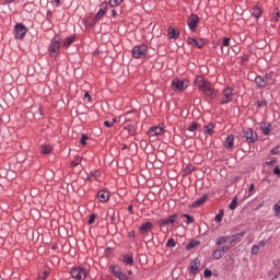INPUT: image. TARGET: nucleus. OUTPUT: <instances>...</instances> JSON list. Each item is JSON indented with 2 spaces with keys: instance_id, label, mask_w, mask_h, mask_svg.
<instances>
[{
  "instance_id": "f257e3e1",
  "label": "nucleus",
  "mask_w": 280,
  "mask_h": 280,
  "mask_svg": "<svg viewBox=\"0 0 280 280\" xmlns=\"http://www.w3.org/2000/svg\"><path fill=\"white\" fill-rule=\"evenodd\" d=\"M178 214H172L170 215L168 218L166 219H160L158 220V225L163 228V226H172V228H175L176 224H179V221H178Z\"/></svg>"
},
{
  "instance_id": "f03ea898",
  "label": "nucleus",
  "mask_w": 280,
  "mask_h": 280,
  "mask_svg": "<svg viewBox=\"0 0 280 280\" xmlns=\"http://www.w3.org/2000/svg\"><path fill=\"white\" fill-rule=\"evenodd\" d=\"M48 51L51 58H57L60 54V39L54 37L49 44Z\"/></svg>"
},
{
  "instance_id": "7ed1b4c3",
  "label": "nucleus",
  "mask_w": 280,
  "mask_h": 280,
  "mask_svg": "<svg viewBox=\"0 0 280 280\" xmlns=\"http://www.w3.org/2000/svg\"><path fill=\"white\" fill-rule=\"evenodd\" d=\"M131 54L137 59L145 58V56H148V45L142 44V45L135 46L131 50Z\"/></svg>"
},
{
  "instance_id": "20e7f679",
  "label": "nucleus",
  "mask_w": 280,
  "mask_h": 280,
  "mask_svg": "<svg viewBox=\"0 0 280 280\" xmlns=\"http://www.w3.org/2000/svg\"><path fill=\"white\" fill-rule=\"evenodd\" d=\"M72 279L84 280L86 279V269L82 267H73L70 271Z\"/></svg>"
},
{
  "instance_id": "39448f33",
  "label": "nucleus",
  "mask_w": 280,
  "mask_h": 280,
  "mask_svg": "<svg viewBox=\"0 0 280 280\" xmlns=\"http://www.w3.org/2000/svg\"><path fill=\"white\" fill-rule=\"evenodd\" d=\"M243 137H245L247 143H256L259 139V136H257V132L253 131V129L243 130Z\"/></svg>"
},
{
  "instance_id": "423d86ee",
  "label": "nucleus",
  "mask_w": 280,
  "mask_h": 280,
  "mask_svg": "<svg viewBox=\"0 0 280 280\" xmlns=\"http://www.w3.org/2000/svg\"><path fill=\"white\" fill-rule=\"evenodd\" d=\"M198 23H200V18L194 13L190 14L187 21L190 32H196V30H198Z\"/></svg>"
},
{
  "instance_id": "0eeeda50",
  "label": "nucleus",
  "mask_w": 280,
  "mask_h": 280,
  "mask_svg": "<svg viewBox=\"0 0 280 280\" xmlns=\"http://www.w3.org/2000/svg\"><path fill=\"white\" fill-rule=\"evenodd\" d=\"M201 93L206 94L210 100L218 97V90L213 89L210 82L201 90Z\"/></svg>"
},
{
  "instance_id": "6e6552de",
  "label": "nucleus",
  "mask_w": 280,
  "mask_h": 280,
  "mask_svg": "<svg viewBox=\"0 0 280 280\" xmlns=\"http://www.w3.org/2000/svg\"><path fill=\"white\" fill-rule=\"evenodd\" d=\"M233 102V88H225L223 90V98L221 100L220 104H231Z\"/></svg>"
},
{
  "instance_id": "1a4fd4ad",
  "label": "nucleus",
  "mask_w": 280,
  "mask_h": 280,
  "mask_svg": "<svg viewBox=\"0 0 280 280\" xmlns=\"http://www.w3.org/2000/svg\"><path fill=\"white\" fill-rule=\"evenodd\" d=\"M110 272H113L114 277L119 280H128V276L121 271V268L119 266H110L109 267Z\"/></svg>"
},
{
  "instance_id": "9d476101",
  "label": "nucleus",
  "mask_w": 280,
  "mask_h": 280,
  "mask_svg": "<svg viewBox=\"0 0 280 280\" xmlns=\"http://www.w3.org/2000/svg\"><path fill=\"white\" fill-rule=\"evenodd\" d=\"M14 33H15V38H25V34H27V27L24 26L23 23H18L14 26Z\"/></svg>"
},
{
  "instance_id": "9b49d317",
  "label": "nucleus",
  "mask_w": 280,
  "mask_h": 280,
  "mask_svg": "<svg viewBox=\"0 0 280 280\" xmlns=\"http://www.w3.org/2000/svg\"><path fill=\"white\" fill-rule=\"evenodd\" d=\"M188 45H191L192 47H197V49H202L207 45V39L205 38H199L196 39L194 37H188L187 38Z\"/></svg>"
},
{
  "instance_id": "f8f14e48",
  "label": "nucleus",
  "mask_w": 280,
  "mask_h": 280,
  "mask_svg": "<svg viewBox=\"0 0 280 280\" xmlns=\"http://www.w3.org/2000/svg\"><path fill=\"white\" fill-rule=\"evenodd\" d=\"M106 8H107V3L101 4L100 10L97 11V13L95 14V18L92 21L93 25H95L97 21H100V19L104 16V14H106Z\"/></svg>"
},
{
  "instance_id": "ddd939ff",
  "label": "nucleus",
  "mask_w": 280,
  "mask_h": 280,
  "mask_svg": "<svg viewBox=\"0 0 280 280\" xmlns=\"http://www.w3.org/2000/svg\"><path fill=\"white\" fill-rule=\"evenodd\" d=\"M172 89L173 91H185V82L175 78L172 81Z\"/></svg>"
},
{
  "instance_id": "4468645a",
  "label": "nucleus",
  "mask_w": 280,
  "mask_h": 280,
  "mask_svg": "<svg viewBox=\"0 0 280 280\" xmlns=\"http://www.w3.org/2000/svg\"><path fill=\"white\" fill-rule=\"evenodd\" d=\"M195 84L199 89V91H202L209 84V81H205V78H202V75H199L196 78Z\"/></svg>"
},
{
  "instance_id": "2eb2a0df",
  "label": "nucleus",
  "mask_w": 280,
  "mask_h": 280,
  "mask_svg": "<svg viewBox=\"0 0 280 280\" xmlns=\"http://www.w3.org/2000/svg\"><path fill=\"white\" fill-rule=\"evenodd\" d=\"M163 132V128L160 126H153L148 130L149 137H159Z\"/></svg>"
},
{
  "instance_id": "dca6fc26",
  "label": "nucleus",
  "mask_w": 280,
  "mask_h": 280,
  "mask_svg": "<svg viewBox=\"0 0 280 280\" xmlns=\"http://www.w3.org/2000/svg\"><path fill=\"white\" fill-rule=\"evenodd\" d=\"M152 229H154L152 222L142 223L140 226V233L141 235H145V233H149L150 231H152Z\"/></svg>"
},
{
  "instance_id": "f3484780",
  "label": "nucleus",
  "mask_w": 280,
  "mask_h": 280,
  "mask_svg": "<svg viewBox=\"0 0 280 280\" xmlns=\"http://www.w3.org/2000/svg\"><path fill=\"white\" fill-rule=\"evenodd\" d=\"M96 196L100 202H108V198H110V194L106 190H100Z\"/></svg>"
},
{
  "instance_id": "a211bd4d",
  "label": "nucleus",
  "mask_w": 280,
  "mask_h": 280,
  "mask_svg": "<svg viewBox=\"0 0 280 280\" xmlns=\"http://www.w3.org/2000/svg\"><path fill=\"white\" fill-rule=\"evenodd\" d=\"M255 84L257 86H259L260 89H264L265 86H268V81H267V79H264V77L257 75L255 78Z\"/></svg>"
},
{
  "instance_id": "6ab92c4d",
  "label": "nucleus",
  "mask_w": 280,
  "mask_h": 280,
  "mask_svg": "<svg viewBox=\"0 0 280 280\" xmlns=\"http://www.w3.org/2000/svg\"><path fill=\"white\" fill-rule=\"evenodd\" d=\"M198 266H200V259L195 258L190 262V275H197L198 273Z\"/></svg>"
},
{
  "instance_id": "aec40b11",
  "label": "nucleus",
  "mask_w": 280,
  "mask_h": 280,
  "mask_svg": "<svg viewBox=\"0 0 280 280\" xmlns=\"http://www.w3.org/2000/svg\"><path fill=\"white\" fill-rule=\"evenodd\" d=\"M120 261H122V264H126V266L135 265V258H132V255H128V254L122 255Z\"/></svg>"
},
{
  "instance_id": "412c9836",
  "label": "nucleus",
  "mask_w": 280,
  "mask_h": 280,
  "mask_svg": "<svg viewBox=\"0 0 280 280\" xmlns=\"http://www.w3.org/2000/svg\"><path fill=\"white\" fill-rule=\"evenodd\" d=\"M207 198H209V195L205 194L202 195L201 198L197 199L194 203L192 207L196 209L198 207H201V205H205L207 202Z\"/></svg>"
},
{
  "instance_id": "4be33fe9",
  "label": "nucleus",
  "mask_w": 280,
  "mask_h": 280,
  "mask_svg": "<svg viewBox=\"0 0 280 280\" xmlns=\"http://www.w3.org/2000/svg\"><path fill=\"white\" fill-rule=\"evenodd\" d=\"M234 141H235V137L233 135L228 136V138L225 140V148L228 150H231V148H233V145H234Z\"/></svg>"
},
{
  "instance_id": "5701e85b",
  "label": "nucleus",
  "mask_w": 280,
  "mask_h": 280,
  "mask_svg": "<svg viewBox=\"0 0 280 280\" xmlns=\"http://www.w3.org/2000/svg\"><path fill=\"white\" fill-rule=\"evenodd\" d=\"M243 236H244V233H236V234L232 235L229 244L233 246V244H235V242H240Z\"/></svg>"
},
{
  "instance_id": "b1692460",
  "label": "nucleus",
  "mask_w": 280,
  "mask_h": 280,
  "mask_svg": "<svg viewBox=\"0 0 280 280\" xmlns=\"http://www.w3.org/2000/svg\"><path fill=\"white\" fill-rule=\"evenodd\" d=\"M180 36V33L176 31L174 27H168V37L176 40Z\"/></svg>"
},
{
  "instance_id": "393cba45",
  "label": "nucleus",
  "mask_w": 280,
  "mask_h": 280,
  "mask_svg": "<svg viewBox=\"0 0 280 280\" xmlns=\"http://www.w3.org/2000/svg\"><path fill=\"white\" fill-rule=\"evenodd\" d=\"M196 246H200V241L191 240L187 245H186V250H191L196 248Z\"/></svg>"
},
{
  "instance_id": "a878e982",
  "label": "nucleus",
  "mask_w": 280,
  "mask_h": 280,
  "mask_svg": "<svg viewBox=\"0 0 280 280\" xmlns=\"http://www.w3.org/2000/svg\"><path fill=\"white\" fill-rule=\"evenodd\" d=\"M231 240V236H220L217 238L215 244L217 246H222V244H226Z\"/></svg>"
},
{
  "instance_id": "bb28decb",
  "label": "nucleus",
  "mask_w": 280,
  "mask_h": 280,
  "mask_svg": "<svg viewBox=\"0 0 280 280\" xmlns=\"http://www.w3.org/2000/svg\"><path fill=\"white\" fill-rule=\"evenodd\" d=\"M213 128H215V125L213 124H208L203 127V129L206 130L207 135H209L210 137L213 136L215 133V131L213 130Z\"/></svg>"
},
{
  "instance_id": "cd10ccee",
  "label": "nucleus",
  "mask_w": 280,
  "mask_h": 280,
  "mask_svg": "<svg viewBox=\"0 0 280 280\" xmlns=\"http://www.w3.org/2000/svg\"><path fill=\"white\" fill-rule=\"evenodd\" d=\"M75 42V37L71 36L65 39L63 42V47H71V45H73V43Z\"/></svg>"
},
{
  "instance_id": "c85d7f7f",
  "label": "nucleus",
  "mask_w": 280,
  "mask_h": 280,
  "mask_svg": "<svg viewBox=\"0 0 280 280\" xmlns=\"http://www.w3.org/2000/svg\"><path fill=\"white\" fill-rule=\"evenodd\" d=\"M232 246L233 245L230 243L229 245L218 247L217 249H219L221 254L226 255V253H229V250H231Z\"/></svg>"
},
{
  "instance_id": "c756f323",
  "label": "nucleus",
  "mask_w": 280,
  "mask_h": 280,
  "mask_svg": "<svg viewBox=\"0 0 280 280\" xmlns=\"http://www.w3.org/2000/svg\"><path fill=\"white\" fill-rule=\"evenodd\" d=\"M229 209L231 211H235V209H237V196L233 197L231 203L229 205Z\"/></svg>"
},
{
  "instance_id": "7c9ffc66",
  "label": "nucleus",
  "mask_w": 280,
  "mask_h": 280,
  "mask_svg": "<svg viewBox=\"0 0 280 280\" xmlns=\"http://www.w3.org/2000/svg\"><path fill=\"white\" fill-rule=\"evenodd\" d=\"M125 130L128 131V135H130V137L135 136V132H136L135 125L132 124L127 125V127H125Z\"/></svg>"
},
{
  "instance_id": "2f4dec72",
  "label": "nucleus",
  "mask_w": 280,
  "mask_h": 280,
  "mask_svg": "<svg viewBox=\"0 0 280 280\" xmlns=\"http://www.w3.org/2000/svg\"><path fill=\"white\" fill-rule=\"evenodd\" d=\"M91 178H100V171L97 170L91 171L90 174L88 175V180H91Z\"/></svg>"
},
{
  "instance_id": "473e14b6",
  "label": "nucleus",
  "mask_w": 280,
  "mask_h": 280,
  "mask_svg": "<svg viewBox=\"0 0 280 280\" xmlns=\"http://www.w3.org/2000/svg\"><path fill=\"white\" fill-rule=\"evenodd\" d=\"M253 16H254L255 19H259V16H261V9H260L259 7H255V8L253 9Z\"/></svg>"
},
{
  "instance_id": "72a5a7b5",
  "label": "nucleus",
  "mask_w": 280,
  "mask_h": 280,
  "mask_svg": "<svg viewBox=\"0 0 280 280\" xmlns=\"http://www.w3.org/2000/svg\"><path fill=\"white\" fill-rule=\"evenodd\" d=\"M222 218H224V210L219 211V213L214 218V222H217V223L222 222Z\"/></svg>"
},
{
  "instance_id": "f704fd0d",
  "label": "nucleus",
  "mask_w": 280,
  "mask_h": 280,
  "mask_svg": "<svg viewBox=\"0 0 280 280\" xmlns=\"http://www.w3.org/2000/svg\"><path fill=\"white\" fill-rule=\"evenodd\" d=\"M124 3V0H109L110 8H117V5H121Z\"/></svg>"
},
{
  "instance_id": "c9c22d12",
  "label": "nucleus",
  "mask_w": 280,
  "mask_h": 280,
  "mask_svg": "<svg viewBox=\"0 0 280 280\" xmlns=\"http://www.w3.org/2000/svg\"><path fill=\"white\" fill-rule=\"evenodd\" d=\"M223 253H221L218 248L212 253L213 259H222Z\"/></svg>"
},
{
  "instance_id": "e433bc0d",
  "label": "nucleus",
  "mask_w": 280,
  "mask_h": 280,
  "mask_svg": "<svg viewBox=\"0 0 280 280\" xmlns=\"http://www.w3.org/2000/svg\"><path fill=\"white\" fill-rule=\"evenodd\" d=\"M256 106H257V108H264V107L268 106V102L266 100L256 101Z\"/></svg>"
},
{
  "instance_id": "4c0bfd02",
  "label": "nucleus",
  "mask_w": 280,
  "mask_h": 280,
  "mask_svg": "<svg viewBox=\"0 0 280 280\" xmlns=\"http://www.w3.org/2000/svg\"><path fill=\"white\" fill-rule=\"evenodd\" d=\"M198 128H200V124L198 122H192L190 125V127L188 128L189 132H196V130H198Z\"/></svg>"
},
{
  "instance_id": "58836bf2",
  "label": "nucleus",
  "mask_w": 280,
  "mask_h": 280,
  "mask_svg": "<svg viewBox=\"0 0 280 280\" xmlns=\"http://www.w3.org/2000/svg\"><path fill=\"white\" fill-rule=\"evenodd\" d=\"M180 218H186V224H192L194 222V217L189 214H182Z\"/></svg>"
},
{
  "instance_id": "ea45409f",
  "label": "nucleus",
  "mask_w": 280,
  "mask_h": 280,
  "mask_svg": "<svg viewBox=\"0 0 280 280\" xmlns=\"http://www.w3.org/2000/svg\"><path fill=\"white\" fill-rule=\"evenodd\" d=\"M176 246V241L174 238H170L166 243V248H174Z\"/></svg>"
},
{
  "instance_id": "a19ab883",
  "label": "nucleus",
  "mask_w": 280,
  "mask_h": 280,
  "mask_svg": "<svg viewBox=\"0 0 280 280\" xmlns=\"http://www.w3.org/2000/svg\"><path fill=\"white\" fill-rule=\"evenodd\" d=\"M51 152V148L49 145H42V154H49Z\"/></svg>"
},
{
  "instance_id": "79ce46f5",
  "label": "nucleus",
  "mask_w": 280,
  "mask_h": 280,
  "mask_svg": "<svg viewBox=\"0 0 280 280\" xmlns=\"http://www.w3.org/2000/svg\"><path fill=\"white\" fill-rule=\"evenodd\" d=\"M231 45V37H224L221 47H229Z\"/></svg>"
},
{
  "instance_id": "37998d69",
  "label": "nucleus",
  "mask_w": 280,
  "mask_h": 280,
  "mask_svg": "<svg viewBox=\"0 0 280 280\" xmlns=\"http://www.w3.org/2000/svg\"><path fill=\"white\" fill-rule=\"evenodd\" d=\"M213 276V271H211V269H205V271H203V277L206 278V279H209V278H211Z\"/></svg>"
},
{
  "instance_id": "c03bdc74",
  "label": "nucleus",
  "mask_w": 280,
  "mask_h": 280,
  "mask_svg": "<svg viewBox=\"0 0 280 280\" xmlns=\"http://www.w3.org/2000/svg\"><path fill=\"white\" fill-rule=\"evenodd\" d=\"M261 130H262V135H270V125L266 126H261Z\"/></svg>"
},
{
  "instance_id": "a18cd8bd",
  "label": "nucleus",
  "mask_w": 280,
  "mask_h": 280,
  "mask_svg": "<svg viewBox=\"0 0 280 280\" xmlns=\"http://www.w3.org/2000/svg\"><path fill=\"white\" fill-rule=\"evenodd\" d=\"M276 215H280V200L273 206Z\"/></svg>"
},
{
  "instance_id": "49530a36",
  "label": "nucleus",
  "mask_w": 280,
  "mask_h": 280,
  "mask_svg": "<svg viewBox=\"0 0 280 280\" xmlns=\"http://www.w3.org/2000/svg\"><path fill=\"white\" fill-rule=\"evenodd\" d=\"M86 141H89V136L82 135L80 139L81 145H86Z\"/></svg>"
},
{
  "instance_id": "de8ad7c7",
  "label": "nucleus",
  "mask_w": 280,
  "mask_h": 280,
  "mask_svg": "<svg viewBox=\"0 0 280 280\" xmlns=\"http://www.w3.org/2000/svg\"><path fill=\"white\" fill-rule=\"evenodd\" d=\"M96 218H97V214L92 213V214L90 215V218H89L88 224H94Z\"/></svg>"
},
{
  "instance_id": "09e8293b",
  "label": "nucleus",
  "mask_w": 280,
  "mask_h": 280,
  "mask_svg": "<svg viewBox=\"0 0 280 280\" xmlns=\"http://www.w3.org/2000/svg\"><path fill=\"white\" fill-rule=\"evenodd\" d=\"M258 254H259V245H253L252 255H258Z\"/></svg>"
},
{
  "instance_id": "8fccbe9b",
  "label": "nucleus",
  "mask_w": 280,
  "mask_h": 280,
  "mask_svg": "<svg viewBox=\"0 0 280 280\" xmlns=\"http://www.w3.org/2000/svg\"><path fill=\"white\" fill-rule=\"evenodd\" d=\"M47 277H49V272L48 271H43V273L39 276V279L45 280V279H47Z\"/></svg>"
},
{
  "instance_id": "3c124183",
  "label": "nucleus",
  "mask_w": 280,
  "mask_h": 280,
  "mask_svg": "<svg viewBox=\"0 0 280 280\" xmlns=\"http://www.w3.org/2000/svg\"><path fill=\"white\" fill-rule=\"evenodd\" d=\"M253 191H255V184H250L249 185V189H248V196H253Z\"/></svg>"
},
{
  "instance_id": "603ef678",
  "label": "nucleus",
  "mask_w": 280,
  "mask_h": 280,
  "mask_svg": "<svg viewBox=\"0 0 280 280\" xmlns=\"http://www.w3.org/2000/svg\"><path fill=\"white\" fill-rule=\"evenodd\" d=\"M273 174H275L276 176H279V178H280V168H279V166H276V167L273 168Z\"/></svg>"
},
{
  "instance_id": "864d4df0",
  "label": "nucleus",
  "mask_w": 280,
  "mask_h": 280,
  "mask_svg": "<svg viewBox=\"0 0 280 280\" xmlns=\"http://www.w3.org/2000/svg\"><path fill=\"white\" fill-rule=\"evenodd\" d=\"M104 126H106V128H113V122L105 120Z\"/></svg>"
},
{
  "instance_id": "5fc2aeb1",
  "label": "nucleus",
  "mask_w": 280,
  "mask_h": 280,
  "mask_svg": "<svg viewBox=\"0 0 280 280\" xmlns=\"http://www.w3.org/2000/svg\"><path fill=\"white\" fill-rule=\"evenodd\" d=\"M271 154H279V145L271 150Z\"/></svg>"
},
{
  "instance_id": "6e6d98bb",
  "label": "nucleus",
  "mask_w": 280,
  "mask_h": 280,
  "mask_svg": "<svg viewBox=\"0 0 280 280\" xmlns=\"http://www.w3.org/2000/svg\"><path fill=\"white\" fill-rule=\"evenodd\" d=\"M222 54L229 55V48H224V46H221Z\"/></svg>"
},
{
  "instance_id": "4d7b16f0",
  "label": "nucleus",
  "mask_w": 280,
  "mask_h": 280,
  "mask_svg": "<svg viewBox=\"0 0 280 280\" xmlns=\"http://www.w3.org/2000/svg\"><path fill=\"white\" fill-rule=\"evenodd\" d=\"M279 18H280V13H279V11H277L273 15V20L277 22V21H279Z\"/></svg>"
},
{
  "instance_id": "13d9d810",
  "label": "nucleus",
  "mask_w": 280,
  "mask_h": 280,
  "mask_svg": "<svg viewBox=\"0 0 280 280\" xmlns=\"http://www.w3.org/2000/svg\"><path fill=\"white\" fill-rule=\"evenodd\" d=\"M265 80H267V84H270V74H266L265 77H262Z\"/></svg>"
},
{
  "instance_id": "bf43d9fd",
  "label": "nucleus",
  "mask_w": 280,
  "mask_h": 280,
  "mask_svg": "<svg viewBox=\"0 0 280 280\" xmlns=\"http://www.w3.org/2000/svg\"><path fill=\"white\" fill-rule=\"evenodd\" d=\"M84 97L88 98V102H91V94L89 92L84 93Z\"/></svg>"
},
{
  "instance_id": "052dcab7",
  "label": "nucleus",
  "mask_w": 280,
  "mask_h": 280,
  "mask_svg": "<svg viewBox=\"0 0 280 280\" xmlns=\"http://www.w3.org/2000/svg\"><path fill=\"white\" fill-rule=\"evenodd\" d=\"M272 280H280V273H276V276L272 278Z\"/></svg>"
},
{
  "instance_id": "680f3d73",
  "label": "nucleus",
  "mask_w": 280,
  "mask_h": 280,
  "mask_svg": "<svg viewBox=\"0 0 280 280\" xmlns=\"http://www.w3.org/2000/svg\"><path fill=\"white\" fill-rule=\"evenodd\" d=\"M128 237H135V231L129 232Z\"/></svg>"
},
{
  "instance_id": "e2e57ef3",
  "label": "nucleus",
  "mask_w": 280,
  "mask_h": 280,
  "mask_svg": "<svg viewBox=\"0 0 280 280\" xmlns=\"http://www.w3.org/2000/svg\"><path fill=\"white\" fill-rule=\"evenodd\" d=\"M127 210L129 211V213H133V211H132V205L128 206Z\"/></svg>"
},
{
  "instance_id": "0e129e2a",
  "label": "nucleus",
  "mask_w": 280,
  "mask_h": 280,
  "mask_svg": "<svg viewBox=\"0 0 280 280\" xmlns=\"http://www.w3.org/2000/svg\"><path fill=\"white\" fill-rule=\"evenodd\" d=\"M112 16H117V11L114 9V10H112Z\"/></svg>"
},
{
  "instance_id": "69168bd1",
  "label": "nucleus",
  "mask_w": 280,
  "mask_h": 280,
  "mask_svg": "<svg viewBox=\"0 0 280 280\" xmlns=\"http://www.w3.org/2000/svg\"><path fill=\"white\" fill-rule=\"evenodd\" d=\"M55 3H56V8L60 7V0H55Z\"/></svg>"
},
{
  "instance_id": "338daca9",
  "label": "nucleus",
  "mask_w": 280,
  "mask_h": 280,
  "mask_svg": "<svg viewBox=\"0 0 280 280\" xmlns=\"http://www.w3.org/2000/svg\"><path fill=\"white\" fill-rule=\"evenodd\" d=\"M79 165H80L79 162H72V166H73V167H78Z\"/></svg>"
},
{
  "instance_id": "774afa93",
  "label": "nucleus",
  "mask_w": 280,
  "mask_h": 280,
  "mask_svg": "<svg viewBox=\"0 0 280 280\" xmlns=\"http://www.w3.org/2000/svg\"><path fill=\"white\" fill-rule=\"evenodd\" d=\"M259 244H260V246H266V242L265 241H261Z\"/></svg>"
}]
</instances>
